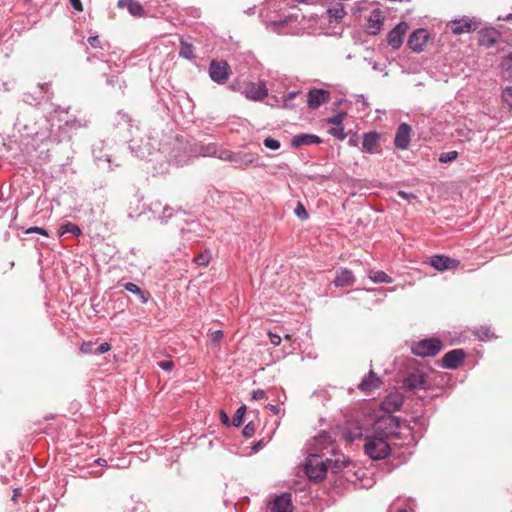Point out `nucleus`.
<instances>
[{
	"label": "nucleus",
	"mask_w": 512,
	"mask_h": 512,
	"mask_svg": "<svg viewBox=\"0 0 512 512\" xmlns=\"http://www.w3.org/2000/svg\"><path fill=\"white\" fill-rule=\"evenodd\" d=\"M388 426L397 427V420L394 417L378 420L375 424V434L365 436L364 451L372 460L385 459L391 453L388 433H382Z\"/></svg>",
	"instance_id": "nucleus-1"
},
{
	"label": "nucleus",
	"mask_w": 512,
	"mask_h": 512,
	"mask_svg": "<svg viewBox=\"0 0 512 512\" xmlns=\"http://www.w3.org/2000/svg\"><path fill=\"white\" fill-rule=\"evenodd\" d=\"M328 471L327 463L318 455H310L305 462V473L312 481H320L325 478Z\"/></svg>",
	"instance_id": "nucleus-2"
},
{
	"label": "nucleus",
	"mask_w": 512,
	"mask_h": 512,
	"mask_svg": "<svg viewBox=\"0 0 512 512\" xmlns=\"http://www.w3.org/2000/svg\"><path fill=\"white\" fill-rule=\"evenodd\" d=\"M442 349L440 340L436 338L424 339L412 346L413 354L420 357H433L437 355Z\"/></svg>",
	"instance_id": "nucleus-3"
},
{
	"label": "nucleus",
	"mask_w": 512,
	"mask_h": 512,
	"mask_svg": "<svg viewBox=\"0 0 512 512\" xmlns=\"http://www.w3.org/2000/svg\"><path fill=\"white\" fill-rule=\"evenodd\" d=\"M231 73L230 65L226 61L212 60L209 66V75L218 84L225 83Z\"/></svg>",
	"instance_id": "nucleus-4"
},
{
	"label": "nucleus",
	"mask_w": 512,
	"mask_h": 512,
	"mask_svg": "<svg viewBox=\"0 0 512 512\" xmlns=\"http://www.w3.org/2000/svg\"><path fill=\"white\" fill-rule=\"evenodd\" d=\"M330 101V92L324 89H311L307 95V104L311 109H317Z\"/></svg>",
	"instance_id": "nucleus-5"
},
{
	"label": "nucleus",
	"mask_w": 512,
	"mask_h": 512,
	"mask_svg": "<svg viewBox=\"0 0 512 512\" xmlns=\"http://www.w3.org/2000/svg\"><path fill=\"white\" fill-rule=\"evenodd\" d=\"M450 29L453 34L461 35L463 33H470L475 31L478 27L477 22L468 17L459 20H454L449 23Z\"/></svg>",
	"instance_id": "nucleus-6"
},
{
	"label": "nucleus",
	"mask_w": 512,
	"mask_h": 512,
	"mask_svg": "<svg viewBox=\"0 0 512 512\" xmlns=\"http://www.w3.org/2000/svg\"><path fill=\"white\" fill-rule=\"evenodd\" d=\"M408 30L406 22H400L397 24L388 34V44L393 49H399L403 43V37Z\"/></svg>",
	"instance_id": "nucleus-7"
},
{
	"label": "nucleus",
	"mask_w": 512,
	"mask_h": 512,
	"mask_svg": "<svg viewBox=\"0 0 512 512\" xmlns=\"http://www.w3.org/2000/svg\"><path fill=\"white\" fill-rule=\"evenodd\" d=\"M430 265L438 271H445L457 268L460 262L457 259L445 256L435 255L430 258Z\"/></svg>",
	"instance_id": "nucleus-8"
},
{
	"label": "nucleus",
	"mask_w": 512,
	"mask_h": 512,
	"mask_svg": "<svg viewBox=\"0 0 512 512\" xmlns=\"http://www.w3.org/2000/svg\"><path fill=\"white\" fill-rule=\"evenodd\" d=\"M428 41V32L425 29H418L414 31L409 39H408V46L414 51V52H421L424 49V46L426 45Z\"/></svg>",
	"instance_id": "nucleus-9"
},
{
	"label": "nucleus",
	"mask_w": 512,
	"mask_h": 512,
	"mask_svg": "<svg viewBox=\"0 0 512 512\" xmlns=\"http://www.w3.org/2000/svg\"><path fill=\"white\" fill-rule=\"evenodd\" d=\"M381 385V378L378 377L373 370H370L369 373L362 379L358 385V388L362 392L369 393L378 389Z\"/></svg>",
	"instance_id": "nucleus-10"
},
{
	"label": "nucleus",
	"mask_w": 512,
	"mask_h": 512,
	"mask_svg": "<svg viewBox=\"0 0 512 512\" xmlns=\"http://www.w3.org/2000/svg\"><path fill=\"white\" fill-rule=\"evenodd\" d=\"M464 358L465 353L462 349H454L444 355L442 364L445 368L455 369L463 362Z\"/></svg>",
	"instance_id": "nucleus-11"
},
{
	"label": "nucleus",
	"mask_w": 512,
	"mask_h": 512,
	"mask_svg": "<svg viewBox=\"0 0 512 512\" xmlns=\"http://www.w3.org/2000/svg\"><path fill=\"white\" fill-rule=\"evenodd\" d=\"M246 97L250 100L261 101L268 95V90L264 83H249L245 88Z\"/></svg>",
	"instance_id": "nucleus-12"
},
{
	"label": "nucleus",
	"mask_w": 512,
	"mask_h": 512,
	"mask_svg": "<svg viewBox=\"0 0 512 512\" xmlns=\"http://www.w3.org/2000/svg\"><path fill=\"white\" fill-rule=\"evenodd\" d=\"M384 17L379 9H375L371 12L367 22V32L371 35H376L382 29Z\"/></svg>",
	"instance_id": "nucleus-13"
},
{
	"label": "nucleus",
	"mask_w": 512,
	"mask_h": 512,
	"mask_svg": "<svg viewBox=\"0 0 512 512\" xmlns=\"http://www.w3.org/2000/svg\"><path fill=\"white\" fill-rule=\"evenodd\" d=\"M410 133H411V127L406 123H402L398 127L397 132H396V136H395V140H394L395 146L402 150L406 149L410 142Z\"/></svg>",
	"instance_id": "nucleus-14"
},
{
	"label": "nucleus",
	"mask_w": 512,
	"mask_h": 512,
	"mask_svg": "<svg viewBox=\"0 0 512 512\" xmlns=\"http://www.w3.org/2000/svg\"><path fill=\"white\" fill-rule=\"evenodd\" d=\"M403 405V397L399 393L389 394L382 402L381 407L385 412L392 413L400 410Z\"/></svg>",
	"instance_id": "nucleus-15"
},
{
	"label": "nucleus",
	"mask_w": 512,
	"mask_h": 512,
	"mask_svg": "<svg viewBox=\"0 0 512 512\" xmlns=\"http://www.w3.org/2000/svg\"><path fill=\"white\" fill-rule=\"evenodd\" d=\"M271 512H293L290 494H282L274 500L270 507Z\"/></svg>",
	"instance_id": "nucleus-16"
},
{
	"label": "nucleus",
	"mask_w": 512,
	"mask_h": 512,
	"mask_svg": "<svg viewBox=\"0 0 512 512\" xmlns=\"http://www.w3.org/2000/svg\"><path fill=\"white\" fill-rule=\"evenodd\" d=\"M355 282V277L351 270L341 268L336 272V277L333 283L336 287L351 286Z\"/></svg>",
	"instance_id": "nucleus-17"
},
{
	"label": "nucleus",
	"mask_w": 512,
	"mask_h": 512,
	"mask_svg": "<svg viewBox=\"0 0 512 512\" xmlns=\"http://www.w3.org/2000/svg\"><path fill=\"white\" fill-rule=\"evenodd\" d=\"M427 385V379L422 372L411 373L405 380V386L410 389L425 388Z\"/></svg>",
	"instance_id": "nucleus-18"
},
{
	"label": "nucleus",
	"mask_w": 512,
	"mask_h": 512,
	"mask_svg": "<svg viewBox=\"0 0 512 512\" xmlns=\"http://www.w3.org/2000/svg\"><path fill=\"white\" fill-rule=\"evenodd\" d=\"M322 140L314 134H299L292 138L291 145L295 148L310 144H320Z\"/></svg>",
	"instance_id": "nucleus-19"
},
{
	"label": "nucleus",
	"mask_w": 512,
	"mask_h": 512,
	"mask_svg": "<svg viewBox=\"0 0 512 512\" xmlns=\"http://www.w3.org/2000/svg\"><path fill=\"white\" fill-rule=\"evenodd\" d=\"M380 135L377 132H368L363 135L362 147L368 153H374L379 145Z\"/></svg>",
	"instance_id": "nucleus-20"
},
{
	"label": "nucleus",
	"mask_w": 512,
	"mask_h": 512,
	"mask_svg": "<svg viewBox=\"0 0 512 512\" xmlns=\"http://www.w3.org/2000/svg\"><path fill=\"white\" fill-rule=\"evenodd\" d=\"M325 461L328 469H331L333 472H338L349 462L348 458L343 454H334L333 458H327Z\"/></svg>",
	"instance_id": "nucleus-21"
},
{
	"label": "nucleus",
	"mask_w": 512,
	"mask_h": 512,
	"mask_svg": "<svg viewBox=\"0 0 512 512\" xmlns=\"http://www.w3.org/2000/svg\"><path fill=\"white\" fill-rule=\"evenodd\" d=\"M327 12L330 21L335 22H340L346 14L343 5L340 3H337L336 5L330 7Z\"/></svg>",
	"instance_id": "nucleus-22"
},
{
	"label": "nucleus",
	"mask_w": 512,
	"mask_h": 512,
	"mask_svg": "<svg viewBox=\"0 0 512 512\" xmlns=\"http://www.w3.org/2000/svg\"><path fill=\"white\" fill-rule=\"evenodd\" d=\"M293 17L288 16L284 19L278 21H268L266 22V28L275 33H281L282 29L287 26V24L292 21Z\"/></svg>",
	"instance_id": "nucleus-23"
},
{
	"label": "nucleus",
	"mask_w": 512,
	"mask_h": 512,
	"mask_svg": "<svg viewBox=\"0 0 512 512\" xmlns=\"http://www.w3.org/2000/svg\"><path fill=\"white\" fill-rule=\"evenodd\" d=\"M256 158L257 155L253 153H238L236 154V159L238 161H235V163H237L239 167L243 168L252 164Z\"/></svg>",
	"instance_id": "nucleus-24"
},
{
	"label": "nucleus",
	"mask_w": 512,
	"mask_h": 512,
	"mask_svg": "<svg viewBox=\"0 0 512 512\" xmlns=\"http://www.w3.org/2000/svg\"><path fill=\"white\" fill-rule=\"evenodd\" d=\"M369 278L375 283H392V278L383 271H371Z\"/></svg>",
	"instance_id": "nucleus-25"
},
{
	"label": "nucleus",
	"mask_w": 512,
	"mask_h": 512,
	"mask_svg": "<svg viewBox=\"0 0 512 512\" xmlns=\"http://www.w3.org/2000/svg\"><path fill=\"white\" fill-rule=\"evenodd\" d=\"M343 436L347 442H353L356 439L362 437V429L355 426L353 429H348L343 433Z\"/></svg>",
	"instance_id": "nucleus-26"
},
{
	"label": "nucleus",
	"mask_w": 512,
	"mask_h": 512,
	"mask_svg": "<svg viewBox=\"0 0 512 512\" xmlns=\"http://www.w3.org/2000/svg\"><path fill=\"white\" fill-rule=\"evenodd\" d=\"M64 233H71L75 236H79L81 234V229L76 224L68 222L60 227V235H63Z\"/></svg>",
	"instance_id": "nucleus-27"
},
{
	"label": "nucleus",
	"mask_w": 512,
	"mask_h": 512,
	"mask_svg": "<svg viewBox=\"0 0 512 512\" xmlns=\"http://www.w3.org/2000/svg\"><path fill=\"white\" fill-rule=\"evenodd\" d=\"M127 9L130 12V14L133 16H141L143 14L142 5L135 0L128 1Z\"/></svg>",
	"instance_id": "nucleus-28"
},
{
	"label": "nucleus",
	"mask_w": 512,
	"mask_h": 512,
	"mask_svg": "<svg viewBox=\"0 0 512 512\" xmlns=\"http://www.w3.org/2000/svg\"><path fill=\"white\" fill-rule=\"evenodd\" d=\"M179 54L183 58L192 59L194 57L193 46L187 42L181 41Z\"/></svg>",
	"instance_id": "nucleus-29"
},
{
	"label": "nucleus",
	"mask_w": 512,
	"mask_h": 512,
	"mask_svg": "<svg viewBox=\"0 0 512 512\" xmlns=\"http://www.w3.org/2000/svg\"><path fill=\"white\" fill-rule=\"evenodd\" d=\"M211 259H212L211 253L206 250V251L200 253L199 255H197L193 259V261H194V263H196L199 266H207L210 263Z\"/></svg>",
	"instance_id": "nucleus-30"
},
{
	"label": "nucleus",
	"mask_w": 512,
	"mask_h": 512,
	"mask_svg": "<svg viewBox=\"0 0 512 512\" xmlns=\"http://www.w3.org/2000/svg\"><path fill=\"white\" fill-rule=\"evenodd\" d=\"M245 413H246V406L245 405H242V406H240L237 409V411L234 414L233 419H232V424L235 427L241 426Z\"/></svg>",
	"instance_id": "nucleus-31"
},
{
	"label": "nucleus",
	"mask_w": 512,
	"mask_h": 512,
	"mask_svg": "<svg viewBox=\"0 0 512 512\" xmlns=\"http://www.w3.org/2000/svg\"><path fill=\"white\" fill-rule=\"evenodd\" d=\"M125 289L133 294H138L140 295V298H141V301L143 303H146L148 298L145 296V294L143 293V291L134 283H126L125 284Z\"/></svg>",
	"instance_id": "nucleus-32"
},
{
	"label": "nucleus",
	"mask_w": 512,
	"mask_h": 512,
	"mask_svg": "<svg viewBox=\"0 0 512 512\" xmlns=\"http://www.w3.org/2000/svg\"><path fill=\"white\" fill-rule=\"evenodd\" d=\"M458 157L457 151H449L446 153H442L439 157V161L441 163H449L454 161Z\"/></svg>",
	"instance_id": "nucleus-33"
},
{
	"label": "nucleus",
	"mask_w": 512,
	"mask_h": 512,
	"mask_svg": "<svg viewBox=\"0 0 512 512\" xmlns=\"http://www.w3.org/2000/svg\"><path fill=\"white\" fill-rule=\"evenodd\" d=\"M329 133L336 137L339 140H344L346 138V133L344 132V128L342 126H336L329 130Z\"/></svg>",
	"instance_id": "nucleus-34"
},
{
	"label": "nucleus",
	"mask_w": 512,
	"mask_h": 512,
	"mask_svg": "<svg viewBox=\"0 0 512 512\" xmlns=\"http://www.w3.org/2000/svg\"><path fill=\"white\" fill-rule=\"evenodd\" d=\"M503 101L507 104L510 111L512 112V87H507L502 93Z\"/></svg>",
	"instance_id": "nucleus-35"
},
{
	"label": "nucleus",
	"mask_w": 512,
	"mask_h": 512,
	"mask_svg": "<svg viewBox=\"0 0 512 512\" xmlns=\"http://www.w3.org/2000/svg\"><path fill=\"white\" fill-rule=\"evenodd\" d=\"M346 117V113H338L335 116L329 118L327 121L329 124H333L335 126H342V122L344 121Z\"/></svg>",
	"instance_id": "nucleus-36"
},
{
	"label": "nucleus",
	"mask_w": 512,
	"mask_h": 512,
	"mask_svg": "<svg viewBox=\"0 0 512 512\" xmlns=\"http://www.w3.org/2000/svg\"><path fill=\"white\" fill-rule=\"evenodd\" d=\"M263 143L266 148L271 150H277L280 148V142L271 137L265 138Z\"/></svg>",
	"instance_id": "nucleus-37"
},
{
	"label": "nucleus",
	"mask_w": 512,
	"mask_h": 512,
	"mask_svg": "<svg viewBox=\"0 0 512 512\" xmlns=\"http://www.w3.org/2000/svg\"><path fill=\"white\" fill-rule=\"evenodd\" d=\"M294 212L302 220H306L308 218V213L301 202H298Z\"/></svg>",
	"instance_id": "nucleus-38"
},
{
	"label": "nucleus",
	"mask_w": 512,
	"mask_h": 512,
	"mask_svg": "<svg viewBox=\"0 0 512 512\" xmlns=\"http://www.w3.org/2000/svg\"><path fill=\"white\" fill-rule=\"evenodd\" d=\"M256 426L253 422H249L243 429V435L247 438L252 437L255 434Z\"/></svg>",
	"instance_id": "nucleus-39"
},
{
	"label": "nucleus",
	"mask_w": 512,
	"mask_h": 512,
	"mask_svg": "<svg viewBox=\"0 0 512 512\" xmlns=\"http://www.w3.org/2000/svg\"><path fill=\"white\" fill-rule=\"evenodd\" d=\"M222 338H223V332L221 330H216V331L212 332L210 335V339H211L212 343L215 345H218L220 343V341L222 340Z\"/></svg>",
	"instance_id": "nucleus-40"
},
{
	"label": "nucleus",
	"mask_w": 512,
	"mask_h": 512,
	"mask_svg": "<svg viewBox=\"0 0 512 512\" xmlns=\"http://www.w3.org/2000/svg\"><path fill=\"white\" fill-rule=\"evenodd\" d=\"M80 351L84 354H90L93 352V343L92 342H84L80 346Z\"/></svg>",
	"instance_id": "nucleus-41"
},
{
	"label": "nucleus",
	"mask_w": 512,
	"mask_h": 512,
	"mask_svg": "<svg viewBox=\"0 0 512 512\" xmlns=\"http://www.w3.org/2000/svg\"><path fill=\"white\" fill-rule=\"evenodd\" d=\"M26 234H30V233H38V234H41L43 236H48V232L43 229V228H40V227H30L28 228L26 231H25Z\"/></svg>",
	"instance_id": "nucleus-42"
},
{
	"label": "nucleus",
	"mask_w": 512,
	"mask_h": 512,
	"mask_svg": "<svg viewBox=\"0 0 512 512\" xmlns=\"http://www.w3.org/2000/svg\"><path fill=\"white\" fill-rule=\"evenodd\" d=\"M111 350V345L108 342H104L98 346L95 353L103 354Z\"/></svg>",
	"instance_id": "nucleus-43"
},
{
	"label": "nucleus",
	"mask_w": 512,
	"mask_h": 512,
	"mask_svg": "<svg viewBox=\"0 0 512 512\" xmlns=\"http://www.w3.org/2000/svg\"><path fill=\"white\" fill-rule=\"evenodd\" d=\"M252 398L254 400H262L266 398V392L262 389L254 390L252 393Z\"/></svg>",
	"instance_id": "nucleus-44"
},
{
	"label": "nucleus",
	"mask_w": 512,
	"mask_h": 512,
	"mask_svg": "<svg viewBox=\"0 0 512 512\" xmlns=\"http://www.w3.org/2000/svg\"><path fill=\"white\" fill-rule=\"evenodd\" d=\"M219 157L223 160H227V161H231V162L238 161L236 159V154H233L231 152H223Z\"/></svg>",
	"instance_id": "nucleus-45"
},
{
	"label": "nucleus",
	"mask_w": 512,
	"mask_h": 512,
	"mask_svg": "<svg viewBox=\"0 0 512 512\" xmlns=\"http://www.w3.org/2000/svg\"><path fill=\"white\" fill-rule=\"evenodd\" d=\"M159 367L165 371H171L174 367L173 361H162L158 363Z\"/></svg>",
	"instance_id": "nucleus-46"
},
{
	"label": "nucleus",
	"mask_w": 512,
	"mask_h": 512,
	"mask_svg": "<svg viewBox=\"0 0 512 512\" xmlns=\"http://www.w3.org/2000/svg\"><path fill=\"white\" fill-rule=\"evenodd\" d=\"M268 336H269V339H270V342L274 345V346H278L280 345L281 343V337L277 334H274L272 332H269L268 333Z\"/></svg>",
	"instance_id": "nucleus-47"
},
{
	"label": "nucleus",
	"mask_w": 512,
	"mask_h": 512,
	"mask_svg": "<svg viewBox=\"0 0 512 512\" xmlns=\"http://www.w3.org/2000/svg\"><path fill=\"white\" fill-rule=\"evenodd\" d=\"M70 1V4L72 5V7L78 11V12H82L83 11V6H82V3H81V0H69Z\"/></svg>",
	"instance_id": "nucleus-48"
},
{
	"label": "nucleus",
	"mask_w": 512,
	"mask_h": 512,
	"mask_svg": "<svg viewBox=\"0 0 512 512\" xmlns=\"http://www.w3.org/2000/svg\"><path fill=\"white\" fill-rule=\"evenodd\" d=\"M503 67L506 69H512V52L508 54V56L503 61Z\"/></svg>",
	"instance_id": "nucleus-49"
},
{
	"label": "nucleus",
	"mask_w": 512,
	"mask_h": 512,
	"mask_svg": "<svg viewBox=\"0 0 512 512\" xmlns=\"http://www.w3.org/2000/svg\"><path fill=\"white\" fill-rule=\"evenodd\" d=\"M220 420L224 425L230 424L229 416L227 415V413L224 410L220 411Z\"/></svg>",
	"instance_id": "nucleus-50"
},
{
	"label": "nucleus",
	"mask_w": 512,
	"mask_h": 512,
	"mask_svg": "<svg viewBox=\"0 0 512 512\" xmlns=\"http://www.w3.org/2000/svg\"><path fill=\"white\" fill-rule=\"evenodd\" d=\"M267 408L274 414L278 415L280 413V407L278 405L269 404Z\"/></svg>",
	"instance_id": "nucleus-51"
},
{
	"label": "nucleus",
	"mask_w": 512,
	"mask_h": 512,
	"mask_svg": "<svg viewBox=\"0 0 512 512\" xmlns=\"http://www.w3.org/2000/svg\"><path fill=\"white\" fill-rule=\"evenodd\" d=\"M88 42L92 47H97L99 44V39L97 36H92L88 38Z\"/></svg>",
	"instance_id": "nucleus-52"
},
{
	"label": "nucleus",
	"mask_w": 512,
	"mask_h": 512,
	"mask_svg": "<svg viewBox=\"0 0 512 512\" xmlns=\"http://www.w3.org/2000/svg\"><path fill=\"white\" fill-rule=\"evenodd\" d=\"M398 194H399V196H401L402 198L407 199V200H410V199H412V198H416V196H415V195H413V194H408V193H406L405 191H399V192H398Z\"/></svg>",
	"instance_id": "nucleus-53"
},
{
	"label": "nucleus",
	"mask_w": 512,
	"mask_h": 512,
	"mask_svg": "<svg viewBox=\"0 0 512 512\" xmlns=\"http://www.w3.org/2000/svg\"><path fill=\"white\" fill-rule=\"evenodd\" d=\"M128 1H129V0H119V1H118V3H117V6H118L119 8H124V7H126V8H127Z\"/></svg>",
	"instance_id": "nucleus-54"
},
{
	"label": "nucleus",
	"mask_w": 512,
	"mask_h": 512,
	"mask_svg": "<svg viewBox=\"0 0 512 512\" xmlns=\"http://www.w3.org/2000/svg\"><path fill=\"white\" fill-rule=\"evenodd\" d=\"M263 445L262 441H259L258 443H256L254 446H253V450L254 451H257L259 448H261Z\"/></svg>",
	"instance_id": "nucleus-55"
},
{
	"label": "nucleus",
	"mask_w": 512,
	"mask_h": 512,
	"mask_svg": "<svg viewBox=\"0 0 512 512\" xmlns=\"http://www.w3.org/2000/svg\"><path fill=\"white\" fill-rule=\"evenodd\" d=\"M496 43L495 39H489V45H494Z\"/></svg>",
	"instance_id": "nucleus-56"
},
{
	"label": "nucleus",
	"mask_w": 512,
	"mask_h": 512,
	"mask_svg": "<svg viewBox=\"0 0 512 512\" xmlns=\"http://www.w3.org/2000/svg\"><path fill=\"white\" fill-rule=\"evenodd\" d=\"M97 462H98L99 464H103V463H105L106 461H105L104 459H99Z\"/></svg>",
	"instance_id": "nucleus-57"
},
{
	"label": "nucleus",
	"mask_w": 512,
	"mask_h": 512,
	"mask_svg": "<svg viewBox=\"0 0 512 512\" xmlns=\"http://www.w3.org/2000/svg\"><path fill=\"white\" fill-rule=\"evenodd\" d=\"M285 339H288V340H289V339H290V335H286V336H285Z\"/></svg>",
	"instance_id": "nucleus-58"
},
{
	"label": "nucleus",
	"mask_w": 512,
	"mask_h": 512,
	"mask_svg": "<svg viewBox=\"0 0 512 512\" xmlns=\"http://www.w3.org/2000/svg\"><path fill=\"white\" fill-rule=\"evenodd\" d=\"M398 512H407V511H406V510L401 509V510H399Z\"/></svg>",
	"instance_id": "nucleus-59"
}]
</instances>
